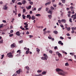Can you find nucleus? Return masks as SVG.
<instances>
[{
  "label": "nucleus",
  "mask_w": 76,
  "mask_h": 76,
  "mask_svg": "<svg viewBox=\"0 0 76 76\" xmlns=\"http://www.w3.org/2000/svg\"><path fill=\"white\" fill-rule=\"evenodd\" d=\"M56 70V72H58V74L62 76H65V75L67 73V72H64L63 70L57 68Z\"/></svg>",
  "instance_id": "f257e3e1"
},
{
  "label": "nucleus",
  "mask_w": 76,
  "mask_h": 76,
  "mask_svg": "<svg viewBox=\"0 0 76 76\" xmlns=\"http://www.w3.org/2000/svg\"><path fill=\"white\" fill-rule=\"evenodd\" d=\"M7 55L9 58H13V57L12 53L11 52L8 53Z\"/></svg>",
  "instance_id": "f03ea898"
},
{
  "label": "nucleus",
  "mask_w": 76,
  "mask_h": 76,
  "mask_svg": "<svg viewBox=\"0 0 76 76\" xmlns=\"http://www.w3.org/2000/svg\"><path fill=\"white\" fill-rule=\"evenodd\" d=\"M21 72H22V69H20L18 71H17L16 73H17V74H20Z\"/></svg>",
  "instance_id": "7ed1b4c3"
},
{
  "label": "nucleus",
  "mask_w": 76,
  "mask_h": 76,
  "mask_svg": "<svg viewBox=\"0 0 76 76\" xmlns=\"http://www.w3.org/2000/svg\"><path fill=\"white\" fill-rule=\"evenodd\" d=\"M16 44L15 43H13L11 45L10 47L12 48H13L14 47H15V45Z\"/></svg>",
  "instance_id": "20e7f679"
},
{
  "label": "nucleus",
  "mask_w": 76,
  "mask_h": 76,
  "mask_svg": "<svg viewBox=\"0 0 76 76\" xmlns=\"http://www.w3.org/2000/svg\"><path fill=\"white\" fill-rule=\"evenodd\" d=\"M61 22H62V23H66V20L64 19H62L61 20Z\"/></svg>",
  "instance_id": "39448f33"
},
{
  "label": "nucleus",
  "mask_w": 76,
  "mask_h": 76,
  "mask_svg": "<svg viewBox=\"0 0 76 76\" xmlns=\"http://www.w3.org/2000/svg\"><path fill=\"white\" fill-rule=\"evenodd\" d=\"M4 10H7V6L6 5H5L4 6V7L3 8Z\"/></svg>",
  "instance_id": "423d86ee"
},
{
  "label": "nucleus",
  "mask_w": 76,
  "mask_h": 76,
  "mask_svg": "<svg viewBox=\"0 0 76 76\" xmlns=\"http://www.w3.org/2000/svg\"><path fill=\"white\" fill-rule=\"evenodd\" d=\"M16 35H18V36H20V32L19 31H17L15 33Z\"/></svg>",
  "instance_id": "0eeeda50"
},
{
  "label": "nucleus",
  "mask_w": 76,
  "mask_h": 76,
  "mask_svg": "<svg viewBox=\"0 0 76 76\" xmlns=\"http://www.w3.org/2000/svg\"><path fill=\"white\" fill-rule=\"evenodd\" d=\"M22 4H26V0H24L22 1Z\"/></svg>",
  "instance_id": "6e6552de"
},
{
  "label": "nucleus",
  "mask_w": 76,
  "mask_h": 76,
  "mask_svg": "<svg viewBox=\"0 0 76 76\" xmlns=\"http://www.w3.org/2000/svg\"><path fill=\"white\" fill-rule=\"evenodd\" d=\"M41 59L42 60H47V58L45 57H42L41 58Z\"/></svg>",
  "instance_id": "1a4fd4ad"
},
{
  "label": "nucleus",
  "mask_w": 76,
  "mask_h": 76,
  "mask_svg": "<svg viewBox=\"0 0 76 76\" xmlns=\"http://www.w3.org/2000/svg\"><path fill=\"white\" fill-rule=\"evenodd\" d=\"M58 44H61V45H63V43H62L61 41H59V42H58Z\"/></svg>",
  "instance_id": "9d476101"
},
{
  "label": "nucleus",
  "mask_w": 76,
  "mask_h": 76,
  "mask_svg": "<svg viewBox=\"0 0 76 76\" xmlns=\"http://www.w3.org/2000/svg\"><path fill=\"white\" fill-rule=\"evenodd\" d=\"M48 13H50V15H52V11H51V10L50 9L49 12L48 11Z\"/></svg>",
  "instance_id": "9b49d317"
},
{
  "label": "nucleus",
  "mask_w": 76,
  "mask_h": 76,
  "mask_svg": "<svg viewBox=\"0 0 76 76\" xmlns=\"http://www.w3.org/2000/svg\"><path fill=\"white\" fill-rule=\"evenodd\" d=\"M36 19V18H35V16L33 15L31 17V19L32 20H34V19Z\"/></svg>",
  "instance_id": "f8f14e48"
},
{
  "label": "nucleus",
  "mask_w": 76,
  "mask_h": 76,
  "mask_svg": "<svg viewBox=\"0 0 76 76\" xmlns=\"http://www.w3.org/2000/svg\"><path fill=\"white\" fill-rule=\"evenodd\" d=\"M56 54H58V56L59 57H60L61 56V54L58 52H56Z\"/></svg>",
  "instance_id": "ddd939ff"
},
{
  "label": "nucleus",
  "mask_w": 76,
  "mask_h": 76,
  "mask_svg": "<svg viewBox=\"0 0 76 76\" xmlns=\"http://www.w3.org/2000/svg\"><path fill=\"white\" fill-rule=\"evenodd\" d=\"M53 33L55 34H58V32L56 31H53Z\"/></svg>",
  "instance_id": "4468645a"
},
{
  "label": "nucleus",
  "mask_w": 76,
  "mask_h": 76,
  "mask_svg": "<svg viewBox=\"0 0 76 76\" xmlns=\"http://www.w3.org/2000/svg\"><path fill=\"white\" fill-rule=\"evenodd\" d=\"M43 56H44L45 57H46V58H48V56H47V54H43Z\"/></svg>",
  "instance_id": "2eb2a0df"
},
{
  "label": "nucleus",
  "mask_w": 76,
  "mask_h": 76,
  "mask_svg": "<svg viewBox=\"0 0 76 76\" xmlns=\"http://www.w3.org/2000/svg\"><path fill=\"white\" fill-rule=\"evenodd\" d=\"M22 17H23V19H25V18H26V16H25L24 15H22Z\"/></svg>",
  "instance_id": "dca6fc26"
},
{
  "label": "nucleus",
  "mask_w": 76,
  "mask_h": 76,
  "mask_svg": "<svg viewBox=\"0 0 76 76\" xmlns=\"http://www.w3.org/2000/svg\"><path fill=\"white\" fill-rule=\"evenodd\" d=\"M31 9V5H30L28 7H27V9L28 10H29V9Z\"/></svg>",
  "instance_id": "f3484780"
},
{
  "label": "nucleus",
  "mask_w": 76,
  "mask_h": 76,
  "mask_svg": "<svg viewBox=\"0 0 76 76\" xmlns=\"http://www.w3.org/2000/svg\"><path fill=\"white\" fill-rule=\"evenodd\" d=\"M71 29L73 31V30H76V27H72Z\"/></svg>",
  "instance_id": "a211bd4d"
},
{
  "label": "nucleus",
  "mask_w": 76,
  "mask_h": 76,
  "mask_svg": "<svg viewBox=\"0 0 76 76\" xmlns=\"http://www.w3.org/2000/svg\"><path fill=\"white\" fill-rule=\"evenodd\" d=\"M36 16H41V14H36Z\"/></svg>",
  "instance_id": "6ab92c4d"
},
{
  "label": "nucleus",
  "mask_w": 76,
  "mask_h": 76,
  "mask_svg": "<svg viewBox=\"0 0 76 76\" xmlns=\"http://www.w3.org/2000/svg\"><path fill=\"white\" fill-rule=\"evenodd\" d=\"M29 51L27 50L26 52V54H29Z\"/></svg>",
  "instance_id": "aec40b11"
},
{
  "label": "nucleus",
  "mask_w": 76,
  "mask_h": 76,
  "mask_svg": "<svg viewBox=\"0 0 76 76\" xmlns=\"http://www.w3.org/2000/svg\"><path fill=\"white\" fill-rule=\"evenodd\" d=\"M26 69H27V70H29V68L28 66H26Z\"/></svg>",
  "instance_id": "412c9836"
},
{
  "label": "nucleus",
  "mask_w": 76,
  "mask_h": 76,
  "mask_svg": "<svg viewBox=\"0 0 76 76\" xmlns=\"http://www.w3.org/2000/svg\"><path fill=\"white\" fill-rule=\"evenodd\" d=\"M3 39H1V40L0 41V43H1L2 44V43H3Z\"/></svg>",
  "instance_id": "4be33fe9"
},
{
  "label": "nucleus",
  "mask_w": 76,
  "mask_h": 76,
  "mask_svg": "<svg viewBox=\"0 0 76 76\" xmlns=\"http://www.w3.org/2000/svg\"><path fill=\"white\" fill-rule=\"evenodd\" d=\"M46 73L47 72H43L42 73V74L44 75H45V74H46Z\"/></svg>",
  "instance_id": "5701e85b"
},
{
  "label": "nucleus",
  "mask_w": 76,
  "mask_h": 76,
  "mask_svg": "<svg viewBox=\"0 0 76 76\" xmlns=\"http://www.w3.org/2000/svg\"><path fill=\"white\" fill-rule=\"evenodd\" d=\"M18 5H22V3H21V2H18Z\"/></svg>",
  "instance_id": "b1692460"
},
{
  "label": "nucleus",
  "mask_w": 76,
  "mask_h": 76,
  "mask_svg": "<svg viewBox=\"0 0 76 76\" xmlns=\"http://www.w3.org/2000/svg\"><path fill=\"white\" fill-rule=\"evenodd\" d=\"M26 12V9H23V13H25V12Z\"/></svg>",
  "instance_id": "393cba45"
},
{
  "label": "nucleus",
  "mask_w": 76,
  "mask_h": 76,
  "mask_svg": "<svg viewBox=\"0 0 76 76\" xmlns=\"http://www.w3.org/2000/svg\"><path fill=\"white\" fill-rule=\"evenodd\" d=\"M70 27H69L67 29V31H70Z\"/></svg>",
  "instance_id": "a878e982"
},
{
  "label": "nucleus",
  "mask_w": 76,
  "mask_h": 76,
  "mask_svg": "<svg viewBox=\"0 0 76 76\" xmlns=\"http://www.w3.org/2000/svg\"><path fill=\"white\" fill-rule=\"evenodd\" d=\"M36 50H37V52H38V53H39V52L40 51V50L38 48L36 49Z\"/></svg>",
  "instance_id": "bb28decb"
},
{
  "label": "nucleus",
  "mask_w": 76,
  "mask_h": 76,
  "mask_svg": "<svg viewBox=\"0 0 76 76\" xmlns=\"http://www.w3.org/2000/svg\"><path fill=\"white\" fill-rule=\"evenodd\" d=\"M31 15H27V16L26 17V18H28L30 17Z\"/></svg>",
  "instance_id": "cd10ccee"
},
{
  "label": "nucleus",
  "mask_w": 76,
  "mask_h": 76,
  "mask_svg": "<svg viewBox=\"0 0 76 76\" xmlns=\"http://www.w3.org/2000/svg\"><path fill=\"white\" fill-rule=\"evenodd\" d=\"M70 9H75V8H74L73 6H71L70 7Z\"/></svg>",
  "instance_id": "c85d7f7f"
},
{
  "label": "nucleus",
  "mask_w": 76,
  "mask_h": 76,
  "mask_svg": "<svg viewBox=\"0 0 76 76\" xmlns=\"http://www.w3.org/2000/svg\"><path fill=\"white\" fill-rule=\"evenodd\" d=\"M48 17H49L50 19H51V15H48Z\"/></svg>",
  "instance_id": "c756f323"
},
{
  "label": "nucleus",
  "mask_w": 76,
  "mask_h": 76,
  "mask_svg": "<svg viewBox=\"0 0 76 76\" xmlns=\"http://www.w3.org/2000/svg\"><path fill=\"white\" fill-rule=\"evenodd\" d=\"M4 55H1V57H2L1 58V59H3V58H4Z\"/></svg>",
  "instance_id": "7c9ffc66"
},
{
  "label": "nucleus",
  "mask_w": 76,
  "mask_h": 76,
  "mask_svg": "<svg viewBox=\"0 0 76 76\" xmlns=\"http://www.w3.org/2000/svg\"><path fill=\"white\" fill-rule=\"evenodd\" d=\"M33 3H34L33 2L30 1V4H31V5H32Z\"/></svg>",
  "instance_id": "2f4dec72"
},
{
  "label": "nucleus",
  "mask_w": 76,
  "mask_h": 76,
  "mask_svg": "<svg viewBox=\"0 0 76 76\" xmlns=\"http://www.w3.org/2000/svg\"><path fill=\"white\" fill-rule=\"evenodd\" d=\"M19 43H20V44H21V43H22V42H23V40H21L19 41Z\"/></svg>",
  "instance_id": "473e14b6"
},
{
  "label": "nucleus",
  "mask_w": 76,
  "mask_h": 76,
  "mask_svg": "<svg viewBox=\"0 0 76 76\" xmlns=\"http://www.w3.org/2000/svg\"><path fill=\"white\" fill-rule=\"evenodd\" d=\"M65 66H69V64L68 63H66L65 64Z\"/></svg>",
  "instance_id": "72a5a7b5"
},
{
  "label": "nucleus",
  "mask_w": 76,
  "mask_h": 76,
  "mask_svg": "<svg viewBox=\"0 0 76 76\" xmlns=\"http://www.w3.org/2000/svg\"><path fill=\"white\" fill-rule=\"evenodd\" d=\"M61 1H62L63 3H65V0H61Z\"/></svg>",
  "instance_id": "f704fd0d"
},
{
  "label": "nucleus",
  "mask_w": 76,
  "mask_h": 76,
  "mask_svg": "<svg viewBox=\"0 0 76 76\" xmlns=\"http://www.w3.org/2000/svg\"><path fill=\"white\" fill-rule=\"evenodd\" d=\"M48 38L50 39H52V37H48Z\"/></svg>",
  "instance_id": "c9c22d12"
},
{
  "label": "nucleus",
  "mask_w": 76,
  "mask_h": 76,
  "mask_svg": "<svg viewBox=\"0 0 76 76\" xmlns=\"http://www.w3.org/2000/svg\"><path fill=\"white\" fill-rule=\"evenodd\" d=\"M42 72V70H39L37 71V72H39V73H41Z\"/></svg>",
  "instance_id": "e433bc0d"
},
{
  "label": "nucleus",
  "mask_w": 76,
  "mask_h": 76,
  "mask_svg": "<svg viewBox=\"0 0 76 76\" xmlns=\"http://www.w3.org/2000/svg\"><path fill=\"white\" fill-rule=\"evenodd\" d=\"M58 22L59 23H61V20H58Z\"/></svg>",
  "instance_id": "4c0bfd02"
},
{
  "label": "nucleus",
  "mask_w": 76,
  "mask_h": 76,
  "mask_svg": "<svg viewBox=\"0 0 76 76\" xmlns=\"http://www.w3.org/2000/svg\"><path fill=\"white\" fill-rule=\"evenodd\" d=\"M28 24H27V25H26L24 26V27L25 28H28Z\"/></svg>",
  "instance_id": "58836bf2"
},
{
  "label": "nucleus",
  "mask_w": 76,
  "mask_h": 76,
  "mask_svg": "<svg viewBox=\"0 0 76 76\" xmlns=\"http://www.w3.org/2000/svg\"><path fill=\"white\" fill-rule=\"evenodd\" d=\"M42 9V7H41L39 8L38 10V11H40Z\"/></svg>",
  "instance_id": "ea45409f"
},
{
  "label": "nucleus",
  "mask_w": 76,
  "mask_h": 76,
  "mask_svg": "<svg viewBox=\"0 0 76 76\" xmlns=\"http://www.w3.org/2000/svg\"><path fill=\"white\" fill-rule=\"evenodd\" d=\"M49 52L50 53V54H52L53 53V51L50 50L49 51Z\"/></svg>",
  "instance_id": "a19ab883"
},
{
  "label": "nucleus",
  "mask_w": 76,
  "mask_h": 76,
  "mask_svg": "<svg viewBox=\"0 0 76 76\" xmlns=\"http://www.w3.org/2000/svg\"><path fill=\"white\" fill-rule=\"evenodd\" d=\"M3 24H1L0 25V28H2L3 27Z\"/></svg>",
  "instance_id": "79ce46f5"
},
{
  "label": "nucleus",
  "mask_w": 76,
  "mask_h": 76,
  "mask_svg": "<svg viewBox=\"0 0 76 76\" xmlns=\"http://www.w3.org/2000/svg\"><path fill=\"white\" fill-rule=\"evenodd\" d=\"M47 31H44V35H45V34H47Z\"/></svg>",
  "instance_id": "37998d69"
},
{
  "label": "nucleus",
  "mask_w": 76,
  "mask_h": 76,
  "mask_svg": "<svg viewBox=\"0 0 76 76\" xmlns=\"http://www.w3.org/2000/svg\"><path fill=\"white\" fill-rule=\"evenodd\" d=\"M17 75H18V74H14L12 75V76H17Z\"/></svg>",
  "instance_id": "c03bdc74"
},
{
  "label": "nucleus",
  "mask_w": 76,
  "mask_h": 76,
  "mask_svg": "<svg viewBox=\"0 0 76 76\" xmlns=\"http://www.w3.org/2000/svg\"><path fill=\"white\" fill-rule=\"evenodd\" d=\"M60 39H64V38L63 37H60Z\"/></svg>",
  "instance_id": "a18cd8bd"
},
{
  "label": "nucleus",
  "mask_w": 76,
  "mask_h": 76,
  "mask_svg": "<svg viewBox=\"0 0 76 76\" xmlns=\"http://www.w3.org/2000/svg\"><path fill=\"white\" fill-rule=\"evenodd\" d=\"M50 9H51V10H54V7H50Z\"/></svg>",
  "instance_id": "49530a36"
},
{
  "label": "nucleus",
  "mask_w": 76,
  "mask_h": 76,
  "mask_svg": "<svg viewBox=\"0 0 76 76\" xmlns=\"http://www.w3.org/2000/svg\"><path fill=\"white\" fill-rule=\"evenodd\" d=\"M29 38H32V37H33V36L32 35H30L29 36Z\"/></svg>",
  "instance_id": "de8ad7c7"
},
{
  "label": "nucleus",
  "mask_w": 76,
  "mask_h": 76,
  "mask_svg": "<svg viewBox=\"0 0 76 76\" xmlns=\"http://www.w3.org/2000/svg\"><path fill=\"white\" fill-rule=\"evenodd\" d=\"M70 55H72V56H73L74 55V53H70Z\"/></svg>",
  "instance_id": "09e8293b"
},
{
  "label": "nucleus",
  "mask_w": 76,
  "mask_h": 76,
  "mask_svg": "<svg viewBox=\"0 0 76 76\" xmlns=\"http://www.w3.org/2000/svg\"><path fill=\"white\" fill-rule=\"evenodd\" d=\"M13 34H10L9 35V36L10 37H12V36H13Z\"/></svg>",
  "instance_id": "8fccbe9b"
},
{
  "label": "nucleus",
  "mask_w": 76,
  "mask_h": 76,
  "mask_svg": "<svg viewBox=\"0 0 76 76\" xmlns=\"http://www.w3.org/2000/svg\"><path fill=\"white\" fill-rule=\"evenodd\" d=\"M69 21L70 22H72V18H69Z\"/></svg>",
  "instance_id": "3c124183"
},
{
  "label": "nucleus",
  "mask_w": 76,
  "mask_h": 76,
  "mask_svg": "<svg viewBox=\"0 0 76 76\" xmlns=\"http://www.w3.org/2000/svg\"><path fill=\"white\" fill-rule=\"evenodd\" d=\"M54 49L55 50H56V49H58V48H57V47L55 46L54 47Z\"/></svg>",
  "instance_id": "603ef678"
},
{
  "label": "nucleus",
  "mask_w": 76,
  "mask_h": 76,
  "mask_svg": "<svg viewBox=\"0 0 76 76\" xmlns=\"http://www.w3.org/2000/svg\"><path fill=\"white\" fill-rule=\"evenodd\" d=\"M29 34V31H27L26 32V34L27 35H28V34Z\"/></svg>",
  "instance_id": "864d4df0"
},
{
  "label": "nucleus",
  "mask_w": 76,
  "mask_h": 76,
  "mask_svg": "<svg viewBox=\"0 0 76 76\" xmlns=\"http://www.w3.org/2000/svg\"><path fill=\"white\" fill-rule=\"evenodd\" d=\"M18 17H20V16H21V14H18Z\"/></svg>",
  "instance_id": "5fc2aeb1"
},
{
  "label": "nucleus",
  "mask_w": 76,
  "mask_h": 76,
  "mask_svg": "<svg viewBox=\"0 0 76 76\" xmlns=\"http://www.w3.org/2000/svg\"><path fill=\"white\" fill-rule=\"evenodd\" d=\"M49 9L48 8H46V11H48V10Z\"/></svg>",
  "instance_id": "6e6d98bb"
},
{
  "label": "nucleus",
  "mask_w": 76,
  "mask_h": 76,
  "mask_svg": "<svg viewBox=\"0 0 76 76\" xmlns=\"http://www.w3.org/2000/svg\"><path fill=\"white\" fill-rule=\"evenodd\" d=\"M10 33H13V30H11L10 31Z\"/></svg>",
  "instance_id": "4d7b16f0"
},
{
  "label": "nucleus",
  "mask_w": 76,
  "mask_h": 76,
  "mask_svg": "<svg viewBox=\"0 0 76 76\" xmlns=\"http://www.w3.org/2000/svg\"><path fill=\"white\" fill-rule=\"evenodd\" d=\"M71 33H72V34H73V33H75V31H74V30H72L71 31Z\"/></svg>",
  "instance_id": "13d9d810"
},
{
  "label": "nucleus",
  "mask_w": 76,
  "mask_h": 76,
  "mask_svg": "<svg viewBox=\"0 0 76 76\" xmlns=\"http://www.w3.org/2000/svg\"><path fill=\"white\" fill-rule=\"evenodd\" d=\"M68 17H70V14H68Z\"/></svg>",
  "instance_id": "bf43d9fd"
},
{
  "label": "nucleus",
  "mask_w": 76,
  "mask_h": 76,
  "mask_svg": "<svg viewBox=\"0 0 76 76\" xmlns=\"http://www.w3.org/2000/svg\"><path fill=\"white\" fill-rule=\"evenodd\" d=\"M2 22H4V23H6V20H2Z\"/></svg>",
  "instance_id": "052dcab7"
},
{
  "label": "nucleus",
  "mask_w": 76,
  "mask_h": 76,
  "mask_svg": "<svg viewBox=\"0 0 76 76\" xmlns=\"http://www.w3.org/2000/svg\"><path fill=\"white\" fill-rule=\"evenodd\" d=\"M60 26L61 28H63L64 27V26L63 25H60Z\"/></svg>",
  "instance_id": "680f3d73"
},
{
  "label": "nucleus",
  "mask_w": 76,
  "mask_h": 76,
  "mask_svg": "<svg viewBox=\"0 0 76 76\" xmlns=\"http://www.w3.org/2000/svg\"><path fill=\"white\" fill-rule=\"evenodd\" d=\"M20 52V50H18L17 52V53H19V52Z\"/></svg>",
  "instance_id": "e2e57ef3"
},
{
  "label": "nucleus",
  "mask_w": 76,
  "mask_h": 76,
  "mask_svg": "<svg viewBox=\"0 0 76 76\" xmlns=\"http://www.w3.org/2000/svg\"><path fill=\"white\" fill-rule=\"evenodd\" d=\"M30 14H32V11H31L30 12Z\"/></svg>",
  "instance_id": "0e129e2a"
},
{
  "label": "nucleus",
  "mask_w": 76,
  "mask_h": 76,
  "mask_svg": "<svg viewBox=\"0 0 76 76\" xmlns=\"http://www.w3.org/2000/svg\"><path fill=\"white\" fill-rule=\"evenodd\" d=\"M24 24L25 25H27V24H27V23H24Z\"/></svg>",
  "instance_id": "69168bd1"
},
{
  "label": "nucleus",
  "mask_w": 76,
  "mask_h": 76,
  "mask_svg": "<svg viewBox=\"0 0 76 76\" xmlns=\"http://www.w3.org/2000/svg\"><path fill=\"white\" fill-rule=\"evenodd\" d=\"M51 4V2L50 1H49V2H48V4Z\"/></svg>",
  "instance_id": "338daca9"
},
{
  "label": "nucleus",
  "mask_w": 76,
  "mask_h": 76,
  "mask_svg": "<svg viewBox=\"0 0 76 76\" xmlns=\"http://www.w3.org/2000/svg\"><path fill=\"white\" fill-rule=\"evenodd\" d=\"M66 35H67V36H70V35L69 33L67 34Z\"/></svg>",
  "instance_id": "774afa93"
}]
</instances>
